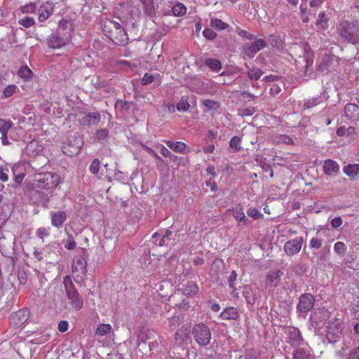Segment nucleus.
<instances>
[{
	"label": "nucleus",
	"instance_id": "f257e3e1",
	"mask_svg": "<svg viewBox=\"0 0 359 359\" xmlns=\"http://www.w3.org/2000/svg\"><path fill=\"white\" fill-rule=\"evenodd\" d=\"M337 32L342 41L359 43V27L355 22L344 20L337 26Z\"/></svg>",
	"mask_w": 359,
	"mask_h": 359
},
{
	"label": "nucleus",
	"instance_id": "f03ea898",
	"mask_svg": "<svg viewBox=\"0 0 359 359\" xmlns=\"http://www.w3.org/2000/svg\"><path fill=\"white\" fill-rule=\"evenodd\" d=\"M63 284L69 304L72 309L76 311H79L83 306V301L69 276L64 277Z\"/></svg>",
	"mask_w": 359,
	"mask_h": 359
},
{
	"label": "nucleus",
	"instance_id": "7ed1b4c3",
	"mask_svg": "<svg viewBox=\"0 0 359 359\" xmlns=\"http://www.w3.org/2000/svg\"><path fill=\"white\" fill-rule=\"evenodd\" d=\"M60 182L58 175L52 172L38 174L34 180V185L39 189H50L55 188Z\"/></svg>",
	"mask_w": 359,
	"mask_h": 359
},
{
	"label": "nucleus",
	"instance_id": "20e7f679",
	"mask_svg": "<svg viewBox=\"0 0 359 359\" xmlns=\"http://www.w3.org/2000/svg\"><path fill=\"white\" fill-rule=\"evenodd\" d=\"M192 335L195 341L201 346H208L212 337L209 327L203 323H198L194 325Z\"/></svg>",
	"mask_w": 359,
	"mask_h": 359
},
{
	"label": "nucleus",
	"instance_id": "39448f33",
	"mask_svg": "<svg viewBox=\"0 0 359 359\" xmlns=\"http://www.w3.org/2000/svg\"><path fill=\"white\" fill-rule=\"evenodd\" d=\"M343 326L341 319L332 318L328 322L327 326L326 337L330 343H335L338 341L342 334Z\"/></svg>",
	"mask_w": 359,
	"mask_h": 359
},
{
	"label": "nucleus",
	"instance_id": "423d86ee",
	"mask_svg": "<svg viewBox=\"0 0 359 359\" xmlns=\"http://www.w3.org/2000/svg\"><path fill=\"white\" fill-rule=\"evenodd\" d=\"M79 253L73 259L72 273L77 276L82 277L86 273L87 252L86 249L81 248Z\"/></svg>",
	"mask_w": 359,
	"mask_h": 359
},
{
	"label": "nucleus",
	"instance_id": "0eeeda50",
	"mask_svg": "<svg viewBox=\"0 0 359 359\" xmlns=\"http://www.w3.org/2000/svg\"><path fill=\"white\" fill-rule=\"evenodd\" d=\"M267 43L262 39H256L252 43H245L242 46V52L250 58L255 57L256 53L264 48Z\"/></svg>",
	"mask_w": 359,
	"mask_h": 359
},
{
	"label": "nucleus",
	"instance_id": "6e6552de",
	"mask_svg": "<svg viewBox=\"0 0 359 359\" xmlns=\"http://www.w3.org/2000/svg\"><path fill=\"white\" fill-rule=\"evenodd\" d=\"M314 302V297L311 294L306 293L302 294L299 298L297 309L299 312L307 313L313 308Z\"/></svg>",
	"mask_w": 359,
	"mask_h": 359
},
{
	"label": "nucleus",
	"instance_id": "1a4fd4ad",
	"mask_svg": "<svg viewBox=\"0 0 359 359\" xmlns=\"http://www.w3.org/2000/svg\"><path fill=\"white\" fill-rule=\"evenodd\" d=\"M29 318V311L27 309L18 310L12 313L9 318L11 324L20 327L25 324Z\"/></svg>",
	"mask_w": 359,
	"mask_h": 359
},
{
	"label": "nucleus",
	"instance_id": "9d476101",
	"mask_svg": "<svg viewBox=\"0 0 359 359\" xmlns=\"http://www.w3.org/2000/svg\"><path fill=\"white\" fill-rule=\"evenodd\" d=\"M302 237H297L292 240H290L285 244V252L288 255H294L300 251L302 246Z\"/></svg>",
	"mask_w": 359,
	"mask_h": 359
},
{
	"label": "nucleus",
	"instance_id": "9b49d317",
	"mask_svg": "<svg viewBox=\"0 0 359 359\" xmlns=\"http://www.w3.org/2000/svg\"><path fill=\"white\" fill-rule=\"evenodd\" d=\"M55 4L46 1L41 5L38 10V20L41 22L46 20L53 13Z\"/></svg>",
	"mask_w": 359,
	"mask_h": 359
},
{
	"label": "nucleus",
	"instance_id": "f8f14e48",
	"mask_svg": "<svg viewBox=\"0 0 359 359\" xmlns=\"http://www.w3.org/2000/svg\"><path fill=\"white\" fill-rule=\"evenodd\" d=\"M69 42V39H64L59 32L53 33L48 39V45L51 48H60Z\"/></svg>",
	"mask_w": 359,
	"mask_h": 359
},
{
	"label": "nucleus",
	"instance_id": "ddd939ff",
	"mask_svg": "<svg viewBox=\"0 0 359 359\" xmlns=\"http://www.w3.org/2000/svg\"><path fill=\"white\" fill-rule=\"evenodd\" d=\"M243 295L248 304L253 305L255 304L258 295V288L252 285H245L243 290Z\"/></svg>",
	"mask_w": 359,
	"mask_h": 359
},
{
	"label": "nucleus",
	"instance_id": "4468645a",
	"mask_svg": "<svg viewBox=\"0 0 359 359\" xmlns=\"http://www.w3.org/2000/svg\"><path fill=\"white\" fill-rule=\"evenodd\" d=\"M283 275V272L280 270L269 271L266 276V286L269 287L278 286Z\"/></svg>",
	"mask_w": 359,
	"mask_h": 359
},
{
	"label": "nucleus",
	"instance_id": "2eb2a0df",
	"mask_svg": "<svg viewBox=\"0 0 359 359\" xmlns=\"http://www.w3.org/2000/svg\"><path fill=\"white\" fill-rule=\"evenodd\" d=\"M74 141V142L73 144L71 142L70 143L62 146V151L65 155L73 156L79 152L80 149L82 147L83 142L79 137H76Z\"/></svg>",
	"mask_w": 359,
	"mask_h": 359
},
{
	"label": "nucleus",
	"instance_id": "dca6fc26",
	"mask_svg": "<svg viewBox=\"0 0 359 359\" xmlns=\"http://www.w3.org/2000/svg\"><path fill=\"white\" fill-rule=\"evenodd\" d=\"M109 39L113 41L114 43L118 46H125L128 42V37L127 34L125 32L123 29L120 27L114 32Z\"/></svg>",
	"mask_w": 359,
	"mask_h": 359
},
{
	"label": "nucleus",
	"instance_id": "f3484780",
	"mask_svg": "<svg viewBox=\"0 0 359 359\" xmlns=\"http://www.w3.org/2000/svg\"><path fill=\"white\" fill-rule=\"evenodd\" d=\"M323 170L326 175L332 176L339 172L340 167L337 161L332 159H326L323 164Z\"/></svg>",
	"mask_w": 359,
	"mask_h": 359
},
{
	"label": "nucleus",
	"instance_id": "a211bd4d",
	"mask_svg": "<svg viewBox=\"0 0 359 359\" xmlns=\"http://www.w3.org/2000/svg\"><path fill=\"white\" fill-rule=\"evenodd\" d=\"M287 342L293 346H298L303 342V337L300 331L295 328L291 327L287 331Z\"/></svg>",
	"mask_w": 359,
	"mask_h": 359
},
{
	"label": "nucleus",
	"instance_id": "6ab92c4d",
	"mask_svg": "<svg viewBox=\"0 0 359 359\" xmlns=\"http://www.w3.org/2000/svg\"><path fill=\"white\" fill-rule=\"evenodd\" d=\"M50 219H51V224L57 228H62L63 226L64 223L67 219V213L65 211L59 210V211H53L50 213Z\"/></svg>",
	"mask_w": 359,
	"mask_h": 359
},
{
	"label": "nucleus",
	"instance_id": "aec40b11",
	"mask_svg": "<svg viewBox=\"0 0 359 359\" xmlns=\"http://www.w3.org/2000/svg\"><path fill=\"white\" fill-rule=\"evenodd\" d=\"M344 116L351 122L359 119V107L355 104L348 103L344 107Z\"/></svg>",
	"mask_w": 359,
	"mask_h": 359
},
{
	"label": "nucleus",
	"instance_id": "412c9836",
	"mask_svg": "<svg viewBox=\"0 0 359 359\" xmlns=\"http://www.w3.org/2000/svg\"><path fill=\"white\" fill-rule=\"evenodd\" d=\"M120 24L112 20L104 19L101 22L102 31L107 37H110L111 34L120 27Z\"/></svg>",
	"mask_w": 359,
	"mask_h": 359
},
{
	"label": "nucleus",
	"instance_id": "4be33fe9",
	"mask_svg": "<svg viewBox=\"0 0 359 359\" xmlns=\"http://www.w3.org/2000/svg\"><path fill=\"white\" fill-rule=\"evenodd\" d=\"M100 120V114L98 112L88 113L86 114L81 122L83 125H95Z\"/></svg>",
	"mask_w": 359,
	"mask_h": 359
},
{
	"label": "nucleus",
	"instance_id": "5701e85b",
	"mask_svg": "<svg viewBox=\"0 0 359 359\" xmlns=\"http://www.w3.org/2000/svg\"><path fill=\"white\" fill-rule=\"evenodd\" d=\"M293 359H313V357L311 353L309 348H297L292 354Z\"/></svg>",
	"mask_w": 359,
	"mask_h": 359
},
{
	"label": "nucleus",
	"instance_id": "b1692460",
	"mask_svg": "<svg viewBox=\"0 0 359 359\" xmlns=\"http://www.w3.org/2000/svg\"><path fill=\"white\" fill-rule=\"evenodd\" d=\"M343 172L352 180H355L359 173V165L348 164L343 167Z\"/></svg>",
	"mask_w": 359,
	"mask_h": 359
},
{
	"label": "nucleus",
	"instance_id": "393cba45",
	"mask_svg": "<svg viewBox=\"0 0 359 359\" xmlns=\"http://www.w3.org/2000/svg\"><path fill=\"white\" fill-rule=\"evenodd\" d=\"M238 317L239 313L234 307H228L220 313V318L224 320H236Z\"/></svg>",
	"mask_w": 359,
	"mask_h": 359
},
{
	"label": "nucleus",
	"instance_id": "a878e982",
	"mask_svg": "<svg viewBox=\"0 0 359 359\" xmlns=\"http://www.w3.org/2000/svg\"><path fill=\"white\" fill-rule=\"evenodd\" d=\"M43 147L36 140L31 141L26 147V151L29 156H36L42 151Z\"/></svg>",
	"mask_w": 359,
	"mask_h": 359
},
{
	"label": "nucleus",
	"instance_id": "bb28decb",
	"mask_svg": "<svg viewBox=\"0 0 359 359\" xmlns=\"http://www.w3.org/2000/svg\"><path fill=\"white\" fill-rule=\"evenodd\" d=\"M233 217L237 220L238 225H246L248 219L240 207H236L232 210Z\"/></svg>",
	"mask_w": 359,
	"mask_h": 359
},
{
	"label": "nucleus",
	"instance_id": "cd10ccee",
	"mask_svg": "<svg viewBox=\"0 0 359 359\" xmlns=\"http://www.w3.org/2000/svg\"><path fill=\"white\" fill-rule=\"evenodd\" d=\"M329 18L327 17L325 11H321L318 15L316 25L318 29L325 30L328 27Z\"/></svg>",
	"mask_w": 359,
	"mask_h": 359
},
{
	"label": "nucleus",
	"instance_id": "c85d7f7f",
	"mask_svg": "<svg viewBox=\"0 0 359 359\" xmlns=\"http://www.w3.org/2000/svg\"><path fill=\"white\" fill-rule=\"evenodd\" d=\"M172 234V231L170 230H167L165 233L162 236V237L158 239V237L161 236L159 233L156 232L152 235L153 242L155 245L158 246H163L166 245V241L168 239L169 236Z\"/></svg>",
	"mask_w": 359,
	"mask_h": 359
},
{
	"label": "nucleus",
	"instance_id": "c756f323",
	"mask_svg": "<svg viewBox=\"0 0 359 359\" xmlns=\"http://www.w3.org/2000/svg\"><path fill=\"white\" fill-rule=\"evenodd\" d=\"M303 50H304L303 57H304V60H305V62H306L305 73L306 74L309 66L311 65L313 63V59H312L313 53H312L310 47L307 44L303 45Z\"/></svg>",
	"mask_w": 359,
	"mask_h": 359
},
{
	"label": "nucleus",
	"instance_id": "7c9ffc66",
	"mask_svg": "<svg viewBox=\"0 0 359 359\" xmlns=\"http://www.w3.org/2000/svg\"><path fill=\"white\" fill-rule=\"evenodd\" d=\"M168 147L170 148L172 150L175 151V152H179L181 154H184L185 149L187 147V145L185 143L182 142H172L170 140H166L165 142Z\"/></svg>",
	"mask_w": 359,
	"mask_h": 359
},
{
	"label": "nucleus",
	"instance_id": "2f4dec72",
	"mask_svg": "<svg viewBox=\"0 0 359 359\" xmlns=\"http://www.w3.org/2000/svg\"><path fill=\"white\" fill-rule=\"evenodd\" d=\"M332 63V60L329 56L324 57L322 62L318 65V71L320 73H326L331 67Z\"/></svg>",
	"mask_w": 359,
	"mask_h": 359
},
{
	"label": "nucleus",
	"instance_id": "473e14b6",
	"mask_svg": "<svg viewBox=\"0 0 359 359\" xmlns=\"http://www.w3.org/2000/svg\"><path fill=\"white\" fill-rule=\"evenodd\" d=\"M205 63L210 69L215 72H219L222 68L221 62L215 58H208Z\"/></svg>",
	"mask_w": 359,
	"mask_h": 359
},
{
	"label": "nucleus",
	"instance_id": "72a5a7b5",
	"mask_svg": "<svg viewBox=\"0 0 359 359\" xmlns=\"http://www.w3.org/2000/svg\"><path fill=\"white\" fill-rule=\"evenodd\" d=\"M13 123L10 120L0 118V133L1 135H7L8 130L12 128Z\"/></svg>",
	"mask_w": 359,
	"mask_h": 359
},
{
	"label": "nucleus",
	"instance_id": "f704fd0d",
	"mask_svg": "<svg viewBox=\"0 0 359 359\" xmlns=\"http://www.w3.org/2000/svg\"><path fill=\"white\" fill-rule=\"evenodd\" d=\"M142 4L146 15L151 18L154 17L156 15V11L154 6L153 0L142 2Z\"/></svg>",
	"mask_w": 359,
	"mask_h": 359
},
{
	"label": "nucleus",
	"instance_id": "c9c22d12",
	"mask_svg": "<svg viewBox=\"0 0 359 359\" xmlns=\"http://www.w3.org/2000/svg\"><path fill=\"white\" fill-rule=\"evenodd\" d=\"M328 251L329 249L326 250L325 248H323L320 254L314 253L312 257L313 260H314V262L318 264H322L327 259Z\"/></svg>",
	"mask_w": 359,
	"mask_h": 359
},
{
	"label": "nucleus",
	"instance_id": "e433bc0d",
	"mask_svg": "<svg viewBox=\"0 0 359 359\" xmlns=\"http://www.w3.org/2000/svg\"><path fill=\"white\" fill-rule=\"evenodd\" d=\"M172 12L175 16H183L187 13V8L184 4L179 3L172 7Z\"/></svg>",
	"mask_w": 359,
	"mask_h": 359
},
{
	"label": "nucleus",
	"instance_id": "4c0bfd02",
	"mask_svg": "<svg viewBox=\"0 0 359 359\" xmlns=\"http://www.w3.org/2000/svg\"><path fill=\"white\" fill-rule=\"evenodd\" d=\"M210 26L218 30H224L228 27V24L217 18H212L210 20Z\"/></svg>",
	"mask_w": 359,
	"mask_h": 359
},
{
	"label": "nucleus",
	"instance_id": "58836bf2",
	"mask_svg": "<svg viewBox=\"0 0 359 359\" xmlns=\"http://www.w3.org/2000/svg\"><path fill=\"white\" fill-rule=\"evenodd\" d=\"M111 331V326L109 324H100L95 332L97 335L104 336Z\"/></svg>",
	"mask_w": 359,
	"mask_h": 359
},
{
	"label": "nucleus",
	"instance_id": "ea45409f",
	"mask_svg": "<svg viewBox=\"0 0 359 359\" xmlns=\"http://www.w3.org/2000/svg\"><path fill=\"white\" fill-rule=\"evenodd\" d=\"M198 291L197 285L193 282H189L184 289V293L187 295H194Z\"/></svg>",
	"mask_w": 359,
	"mask_h": 359
},
{
	"label": "nucleus",
	"instance_id": "a19ab883",
	"mask_svg": "<svg viewBox=\"0 0 359 359\" xmlns=\"http://www.w3.org/2000/svg\"><path fill=\"white\" fill-rule=\"evenodd\" d=\"M241 138L237 136H234L231 139L229 146L232 151H238L241 150Z\"/></svg>",
	"mask_w": 359,
	"mask_h": 359
},
{
	"label": "nucleus",
	"instance_id": "79ce46f5",
	"mask_svg": "<svg viewBox=\"0 0 359 359\" xmlns=\"http://www.w3.org/2000/svg\"><path fill=\"white\" fill-rule=\"evenodd\" d=\"M203 104L209 110L217 111L220 108V104L212 100H205Z\"/></svg>",
	"mask_w": 359,
	"mask_h": 359
},
{
	"label": "nucleus",
	"instance_id": "37998d69",
	"mask_svg": "<svg viewBox=\"0 0 359 359\" xmlns=\"http://www.w3.org/2000/svg\"><path fill=\"white\" fill-rule=\"evenodd\" d=\"M18 75L22 79H27L32 77V72L27 66H23L20 69Z\"/></svg>",
	"mask_w": 359,
	"mask_h": 359
},
{
	"label": "nucleus",
	"instance_id": "c03bdc74",
	"mask_svg": "<svg viewBox=\"0 0 359 359\" xmlns=\"http://www.w3.org/2000/svg\"><path fill=\"white\" fill-rule=\"evenodd\" d=\"M18 23L21 26L28 28L34 25L35 20L32 17H25L22 19L19 20Z\"/></svg>",
	"mask_w": 359,
	"mask_h": 359
},
{
	"label": "nucleus",
	"instance_id": "a18cd8bd",
	"mask_svg": "<svg viewBox=\"0 0 359 359\" xmlns=\"http://www.w3.org/2000/svg\"><path fill=\"white\" fill-rule=\"evenodd\" d=\"M17 89H18V87L14 84L8 86L7 87H6L4 88V90L3 91L4 97H5V98L10 97L15 93V92L16 91Z\"/></svg>",
	"mask_w": 359,
	"mask_h": 359
},
{
	"label": "nucleus",
	"instance_id": "49530a36",
	"mask_svg": "<svg viewBox=\"0 0 359 359\" xmlns=\"http://www.w3.org/2000/svg\"><path fill=\"white\" fill-rule=\"evenodd\" d=\"M263 72L259 69H250L248 72L249 78L255 80H259Z\"/></svg>",
	"mask_w": 359,
	"mask_h": 359
},
{
	"label": "nucleus",
	"instance_id": "de8ad7c7",
	"mask_svg": "<svg viewBox=\"0 0 359 359\" xmlns=\"http://www.w3.org/2000/svg\"><path fill=\"white\" fill-rule=\"evenodd\" d=\"M247 214L249 217H251L254 219H259L262 217H263V214L261 213L257 208H250L247 211Z\"/></svg>",
	"mask_w": 359,
	"mask_h": 359
},
{
	"label": "nucleus",
	"instance_id": "09e8293b",
	"mask_svg": "<svg viewBox=\"0 0 359 359\" xmlns=\"http://www.w3.org/2000/svg\"><path fill=\"white\" fill-rule=\"evenodd\" d=\"M36 9V3L31 2L22 7L21 11L23 13H33Z\"/></svg>",
	"mask_w": 359,
	"mask_h": 359
},
{
	"label": "nucleus",
	"instance_id": "8fccbe9b",
	"mask_svg": "<svg viewBox=\"0 0 359 359\" xmlns=\"http://www.w3.org/2000/svg\"><path fill=\"white\" fill-rule=\"evenodd\" d=\"M346 249V246L343 242H337L334 245V250L338 255L344 254Z\"/></svg>",
	"mask_w": 359,
	"mask_h": 359
},
{
	"label": "nucleus",
	"instance_id": "3c124183",
	"mask_svg": "<svg viewBox=\"0 0 359 359\" xmlns=\"http://www.w3.org/2000/svg\"><path fill=\"white\" fill-rule=\"evenodd\" d=\"M100 161L98 159L95 158L90 163L89 170L94 175H98L100 170Z\"/></svg>",
	"mask_w": 359,
	"mask_h": 359
},
{
	"label": "nucleus",
	"instance_id": "603ef678",
	"mask_svg": "<svg viewBox=\"0 0 359 359\" xmlns=\"http://www.w3.org/2000/svg\"><path fill=\"white\" fill-rule=\"evenodd\" d=\"M237 279V273L236 271H232L231 272V274L228 277V283L229 285V287L233 290V291L236 290V287L234 285V283Z\"/></svg>",
	"mask_w": 359,
	"mask_h": 359
},
{
	"label": "nucleus",
	"instance_id": "864d4df0",
	"mask_svg": "<svg viewBox=\"0 0 359 359\" xmlns=\"http://www.w3.org/2000/svg\"><path fill=\"white\" fill-rule=\"evenodd\" d=\"M237 33L238 34L243 38V39H248V40H253V39H255L256 37L254 34H250L249 32H248L247 31H245L243 29H238L237 30Z\"/></svg>",
	"mask_w": 359,
	"mask_h": 359
},
{
	"label": "nucleus",
	"instance_id": "5fc2aeb1",
	"mask_svg": "<svg viewBox=\"0 0 359 359\" xmlns=\"http://www.w3.org/2000/svg\"><path fill=\"white\" fill-rule=\"evenodd\" d=\"M189 104L187 100H181L177 104V109L180 111H187L189 109Z\"/></svg>",
	"mask_w": 359,
	"mask_h": 359
},
{
	"label": "nucleus",
	"instance_id": "6e6d98bb",
	"mask_svg": "<svg viewBox=\"0 0 359 359\" xmlns=\"http://www.w3.org/2000/svg\"><path fill=\"white\" fill-rule=\"evenodd\" d=\"M323 244V240L318 238H312L310 241L311 248L319 249Z\"/></svg>",
	"mask_w": 359,
	"mask_h": 359
},
{
	"label": "nucleus",
	"instance_id": "4d7b16f0",
	"mask_svg": "<svg viewBox=\"0 0 359 359\" xmlns=\"http://www.w3.org/2000/svg\"><path fill=\"white\" fill-rule=\"evenodd\" d=\"M203 34L209 40H213L217 36V34L212 29H205L203 32Z\"/></svg>",
	"mask_w": 359,
	"mask_h": 359
},
{
	"label": "nucleus",
	"instance_id": "13d9d810",
	"mask_svg": "<svg viewBox=\"0 0 359 359\" xmlns=\"http://www.w3.org/2000/svg\"><path fill=\"white\" fill-rule=\"evenodd\" d=\"M65 248L68 250H73L76 248V243L72 236H69L68 239L65 241Z\"/></svg>",
	"mask_w": 359,
	"mask_h": 359
},
{
	"label": "nucleus",
	"instance_id": "bf43d9fd",
	"mask_svg": "<svg viewBox=\"0 0 359 359\" xmlns=\"http://www.w3.org/2000/svg\"><path fill=\"white\" fill-rule=\"evenodd\" d=\"M154 80V76L149 74H145L142 79V84L144 86L152 83Z\"/></svg>",
	"mask_w": 359,
	"mask_h": 359
},
{
	"label": "nucleus",
	"instance_id": "052dcab7",
	"mask_svg": "<svg viewBox=\"0 0 359 359\" xmlns=\"http://www.w3.org/2000/svg\"><path fill=\"white\" fill-rule=\"evenodd\" d=\"M346 359H359V346L351 350L347 355Z\"/></svg>",
	"mask_w": 359,
	"mask_h": 359
},
{
	"label": "nucleus",
	"instance_id": "680f3d73",
	"mask_svg": "<svg viewBox=\"0 0 359 359\" xmlns=\"http://www.w3.org/2000/svg\"><path fill=\"white\" fill-rule=\"evenodd\" d=\"M25 176V174L23 172L19 173L16 175L14 177V182L15 186H19L22 184V180Z\"/></svg>",
	"mask_w": 359,
	"mask_h": 359
},
{
	"label": "nucleus",
	"instance_id": "e2e57ef3",
	"mask_svg": "<svg viewBox=\"0 0 359 359\" xmlns=\"http://www.w3.org/2000/svg\"><path fill=\"white\" fill-rule=\"evenodd\" d=\"M342 224V219L340 217H334L331 220V225L333 228H338Z\"/></svg>",
	"mask_w": 359,
	"mask_h": 359
},
{
	"label": "nucleus",
	"instance_id": "0e129e2a",
	"mask_svg": "<svg viewBox=\"0 0 359 359\" xmlns=\"http://www.w3.org/2000/svg\"><path fill=\"white\" fill-rule=\"evenodd\" d=\"M255 112V107H249L244 109L242 111L241 115L243 116H250Z\"/></svg>",
	"mask_w": 359,
	"mask_h": 359
},
{
	"label": "nucleus",
	"instance_id": "69168bd1",
	"mask_svg": "<svg viewBox=\"0 0 359 359\" xmlns=\"http://www.w3.org/2000/svg\"><path fill=\"white\" fill-rule=\"evenodd\" d=\"M68 323L66 320H62L58 324V330L61 332H66L68 329Z\"/></svg>",
	"mask_w": 359,
	"mask_h": 359
},
{
	"label": "nucleus",
	"instance_id": "338daca9",
	"mask_svg": "<svg viewBox=\"0 0 359 359\" xmlns=\"http://www.w3.org/2000/svg\"><path fill=\"white\" fill-rule=\"evenodd\" d=\"M48 235V233L45 228H39L36 231V236L42 240L43 239L44 236H47Z\"/></svg>",
	"mask_w": 359,
	"mask_h": 359
},
{
	"label": "nucleus",
	"instance_id": "774afa93",
	"mask_svg": "<svg viewBox=\"0 0 359 359\" xmlns=\"http://www.w3.org/2000/svg\"><path fill=\"white\" fill-rule=\"evenodd\" d=\"M293 271L298 275H303V273H305L306 269H304V266L301 264H297L295 266L293 269Z\"/></svg>",
	"mask_w": 359,
	"mask_h": 359
}]
</instances>
